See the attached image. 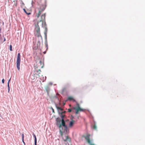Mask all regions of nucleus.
Returning <instances> with one entry per match:
<instances>
[{"instance_id":"obj_8","label":"nucleus","mask_w":145,"mask_h":145,"mask_svg":"<svg viewBox=\"0 0 145 145\" xmlns=\"http://www.w3.org/2000/svg\"><path fill=\"white\" fill-rule=\"evenodd\" d=\"M61 122L60 123L61 125L62 126L67 125L65 123V121L64 119V117L63 116L61 115Z\"/></svg>"},{"instance_id":"obj_28","label":"nucleus","mask_w":145,"mask_h":145,"mask_svg":"<svg viewBox=\"0 0 145 145\" xmlns=\"http://www.w3.org/2000/svg\"><path fill=\"white\" fill-rule=\"evenodd\" d=\"M26 14L27 15H29L31 14V13L30 12H27V13H26Z\"/></svg>"},{"instance_id":"obj_21","label":"nucleus","mask_w":145,"mask_h":145,"mask_svg":"<svg viewBox=\"0 0 145 145\" xmlns=\"http://www.w3.org/2000/svg\"><path fill=\"white\" fill-rule=\"evenodd\" d=\"M34 143H37V140L36 137L34 138Z\"/></svg>"},{"instance_id":"obj_3","label":"nucleus","mask_w":145,"mask_h":145,"mask_svg":"<svg viewBox=\"0 0 145 145\" xmlns=\"http://www.w3.org/2000/svg\"><path fill=\"white\" fill-rule=\"evenodd\" d=\"M46 5H42L40 7L38 8V12L36 13V16L37 18H39L41 13L45 10L46 8Z\"/></svg>"},{"instance_id":"obj_35","label":"nucleus","mask_w":145,"mask_h":145,"mask_svg":"<svg viewBox=\"0 0 145 145\" xmlns=\"http://www.w3.org/2000/svg\"><path fill=\"white\" fill-rule=\"evenodd\" d=\"M33 1H32V2H31V3L32 6H33Z\"/></svg>"},{"instance_id":"obj_34","label":"nucleus","mask_w":145,"mask_h":145,"mask_svg":"<svg viewBox=\"0 0 145 145\" xmlns=\"http://www.w3.org/2000/svg\"><path fill=\"white\" fill-rule=\"evenodd\" d=\"M37 72H41V71L40 69H39L37 71Z\"/></svg>"},{"instance_id":"obj_37","label":"nucleus","mask_w":145,"mask_h":145,"mask_svg":"<svg viewBox=\"0 0 145 145\" xmlns=\"http://www.w3.org/2000/svg\"><path fill=\"white\" fill-rule=\"evenodd\" d=\"M8 92L9 93L10 91V88H8Z\"/></svg>"},{"instance_id":"obj_24","label":"nucleus","mask_w":145,"mask_h":145,"mask_svg":"<svg viewBox=\"0 0 145 145\" xmlns=\"http://www.w3.org/2000/svg\"><path fill=\"white\" fill-rule=\"evenodd\" d=\"M2 82L3 83H4L5 82V80L4 79H3L2 80Z\"/></svg>"},{"instance_id":"obj_20","label":"nucleus","mask_w":145,"mask_h":145,"mask_svg":"<svg viewBox=\"0 0 145 145\" xmlns=\"http://www.w3.org/2000/svg\"><path fill=\"white\" fill-rule=\"evenodd\" d=\"M12 45H10L9 46V50L10 51H12Z\"/></svg>"},{"instance_id":"obj_40","label":"nucleus","mask_w":145,"mask_h":145,"mask_svg":"<svg viewBox=\"0 0 145 145\" xmlns=\"http://www.w3.org/2000/svg\"><path fill=\"white\" fill-rule=\"evenodd\" d=\"M37 143H34V144H35V145H37Z\"/></svg>"},{"instance_id":"obj_16","label":"nucleus","mask_w":145,"mask_h":145,"mask_svg":"<svg viewBox=\"0 0 145 145\" xmlns=\"http://www.w3.org/2000/svg\"><path fill=\"white\" fill-rule=\"evenodd\" d=\"M68 100L69 101H72L73 102H75L76 100L71 97H69L67 98Z\"/></svg>"},{"instance_id":"obj_4","label":"nucleus","mask_w":145,"mask_h":145,"mask_svg":"<svg viewBox=\"0 0 145 145\" xmlns=\"http://www.w3.org/2000/svg\"><path fill=\"white\" fill-rule=\"evenodd\" d=\"M56 107L58 111V113L59 116L61 117V115L64 117L65 116V115H63V114H65L66 112L63 111V109L61 107L58 106L56 105Z\"/></svg>"},{"instance_id":"obj_39","label":"nucleus","mask_w":145,"mask_h":145,"mask_svg":"<svg viewBox=\"0 0 145 145\" xmlns=\"http://www.w3.org/2000/svg\"><path fill=\"white\" fill-rule=\"evenodd\" d=\"M90 145H94V144H92V143H91V144H89Z\"/></svg>"},{"instance_id":"obj_10","label":"nucleus","mask_w":145,"mask_h":145,"mask_svg":"<svg viewBox=\"0 0 145 145\" xmlns=\"http://www.w3.org/2000/svg\"><path fill=\"white\" fill-rule=\"evenodd\" d=\"M76 105H77V106L75 107H74L73 108L75 110V114H77L78 113V112L79 111L78 109L79 108V103H77L76 104Z\"/></svg>"},{"instance_id":"obj_15","label":"nucleus","mask_w":145,"mask_h":145,"mask_svg":"<svg viewBox=\"0 0 145 145\" xmlns=\"http://www.w3.org/2000/svg\"><path fill=\"white\" fill-rule=\"evenodd\" d=\"M75 122V121L74 120H72L71 121H70L69 122V126L70 127H71L72 126L74 123Z\"/></svg>"},{"instance_id":"obj_25","label":"nucleus","mask_w":145,"mask_h":145,"mask_svg":"<svg viewBox=\"0 0 145 145\" xmlns=\"http://www.w3.org/2000/svg\"><path fill=\"white\" fill-rule=\"evenodd\" d=\"M7 87H8V88H10V86L9 84L8 83H7Z\"/></svg>"},{"instance_id":"obj_14","label":"nucleus","mask_w":145,"mask_h":145,"mask_svg":"<svg viewBox=\"0 0 145 145\" xmlns=\"http://www.w3.org/2000/svg\"><path fill=\"white\" fill-rule=\"evenodd\" d=\"M40 39H39L37 43V46H35L36 49H39L40 47Z\"/></svg>"},{"instance_id":"obj_6","label":"nucleus","mask_w":145,"mask_h":145,"mask_svg":"<svg viewBox=\"0 0 145 145\" xmlns=\"http://www.w3.org/2000/svg\"><path fill=\"white\" fill-rule=\"evenodd\" d=\"M62 139L64 142H70L71 139L70 137L68 135H65L63 137Z\"/></svg>"},{"instance_id":"obj_27","label":"nucleus","mask_w":145,"mask_h":145,"mask_svg":"<svg viewBox=\"0 0 145 145\" xmlns=\"http://www.w3.org/2000/svg\"><path fill=\"white\" fill-rule=\"evenodd\" d=\"M23 10H24V12H25V13H27V12H26V10H25V9H24V8H23Z\"/></svg>"},{"instance_id":"obj_41","label":"nucleus","mask_w":145,"mask_h":145,"mask_svg":"<svg viewBox=\"0 0 145 145\" xmlns=\"http://www.w3.org/2000/svg\"><path fill=\"white\" fill-rule=\"evenodd\" d=\"M3 25H4V22H3Z\"/></svg>"},{"instance_id":"obj_13","label":"nucleus","mask_w":145,"mask_h":145,"mask_svg":"<svg viewBox=\"0 0 145 145\" xmlns=\"http://www.w3.org/2000/svg\"><path fill=\"white\" fill-rule=\"evenodd\" d=\"M36 33H37L36 35L37 37L39 38V39H40L41 40H42V36L40 34V32Z\"/></svg>"},{"instance_id":"obj_29","label":"nucleus","mask_w":145,"mask_h":145,"mask_svg":"<svg viewBox=\"0 0 145 145\" xmlns=\"http://www.w3.org/2000/svg\"><path fill=\"white\" fill-rule=\"evenodd\" d=\"M33 136L34 138H35V137H36L35 135V134H34V133H33Z\"/></svg>"},{"instance_id":"obj_32","label":"nucleus","mask_w":145,"mask_h":145,"mask_svg":"<svg viewBox=\"0 0 145 145\" xmlns=\"http://www.w3.org/2000/svg\"><path fill=\"white\" fill-rule=\"evenodd\" d=\"M10 80H11V78H10V79L8 80L7 83H8V84H9V82H10Z\"/></svg>"},{"instance_id":"obj_18","label":"nucleus","mask_w":145,"mask_h":145,"mask_svg":"<svg viewBox=\"0 0 145 145\" xmlns=\"http://www.w3.org/2000/svg\"><path fill=\"white\" fill-rule=\"evenodd\" d=\"M78 110L79 111H84V110L81 108L79 106V108L78 109Z\"/></svg>"},{"instance_id":"obj_22","label":"nucleus","mask_w":145,"mask_h":145,"mask_svg":"<svg viewBox=\"0 0 145 145\" xmlns=\"http://www.w3.org/2000/svg\"><path fill=\"white\" fill-rule=\"evenodd\" d=\"M22 139L23 140L24 139V134H22Z\"/></svg>"},{"instance_id":"obj_7","label":"nucleus","mask_w":145,"mask_h":145,"mask_svg":"<svg viewBox=\"0 0 145 145\" xmlns=\"http://www.w3.org/2000/svg\"><path fill=\"white\" fill-rule=\"evenodd\" d=\"M46 13H45L43 14H42L41 16V20L39 21L38 22H39V23H40V22H42H42L43 23V21H44V23H45V16H46Z\"/></svg>"},{"instance_id":"obj_30","label":"nucleus","mask_w":145,"mask_h":145,"mask_svg":"<svg viewBox=\"0 0 145 145\" xmlns=\"http://www.w3.org/2000/svg\"><path fill=\"white\" fill-rule=\"evenodd\" d=\"M3 37H4V40L3 41V42H4L6 40V39H5V38L3 36Z\"/></svg>"},{"instance_id":"obj_5","label":"nucleus","mask_w":145,"mask_h":145,"mask_svg":"<svg viewBox=\"0 0 145 145\" xmlns=\"http://www.w3.org/2000/svg\"><path fill=\"white\" fill-rule=\"evenodd\" d=\"M21 58H20V53H18V54L17 59L16 62V67L18 70H20V63Z\"/></svg>"},{"instance_id":"obj_38","label":"nucleus","mask_w":145,"mask_h":145,"mask_svg":"<svg viewBox=\"0 0 145 145\" xmlns=\"http://www.w3.org/2000/svg\"><path fill=\"white\" fill-rule=\"evenodd\" d=\"M1 29H2L1 28V27H0V33H1Z\"/></svg>"},{"instance_id":"obj_19","label":"nucleus","mask_w":145,"mask_h":145,"mask_svg":"<svg viewBox=\"0 0 145 145\" xmlns=\"http://www.w3.org/2000/svg\"><path fill=\"white\" fill-rule=\"evenodd\" d=\"M3 39L2 37H0V44H1L3 42V41H2Z\"/></svg>"},{"instance_id":"obj_33","label":"nucleus","mask_w":145,"mask_h":145,"mask_svg":"<svg viewBox=\"0 0 145 145\" xmlns=\"http://www.w3.org/2000/svg\"><path fill=\"white\" fill-rule=\"evenodd\" d=\"M39 63H40V65L41 64V63H42V62L40 60L39 61Z\"/></svg>"},{"instance_id":"obj_26","label":"nucleus","mask_w":145,"mask_h":145,"mask_svg":"<svg viewBox=\"0 0 145 145\" xmlns=\"http://www.w3.org/2000/svg\"><path fill=\"white\" fill-rule=\"evenodd\" d=\"M65 88H63V89H62V92H63L64 91H65Z\"/></svg>"},{"instance_id":"obj_31","label":"nucleus","mask_w":145,"mask_h":145,"mask_svg":"<svg viewBox=\"0 0 145 145\" xmlns=\"http://www.w3.org/2000/svg\"><path fill=\"white\" fill-rule=\"evenodd\" d=\"M22 141L23 142V143L24 144V145H25V143L24 142V139H23V140H22Z\"/></svg>"},{"instance_id":"obj_36","label":"nucleus","mask_w":145,"mask_h":145,"mask_svg":"<svg viewBox=\"0 0 145 145\" xmlns=\"http://www.w3.org/2000/svg\"><path fill=\"white\" fill-rule=\"evenodd\" d=\"M52 112H54V109L52 107Z\"/></svg>"},{"instance_id":"obj_17","label":"nucleus","mask_w":145,"mask_h":145,"mask_svg":"<svg viewBox=\"0 0 145 145\" xmlns=\"http://www.w3.org/2000/svg\"><path fill=\"white\" fill-rule=\"evenodd\" d=\"M92 127L93 129L96 130L97 129V127L95 124H94L92 126Z\"/></svg>"},{"instance_id":"obj_12","label":"nucleus","mask_w":145,"mask_h":145,"mask_svg":"<svg viewBox=\"0 0 145 145\" xmlns=\"http://www.w3.org/2000/svg\"><path fill=\"white\" fill-rule=\"evenodd\" d=\"M85 138L89 144H91V142L90 139L89 135H87L86 136Z\"/></svg>"},{"instance_id":"obj_1","label":"nucleus","mask_w":145,"mask_h":145,"mask_svg":"<svg viewBox=\"0 0 145 145\" xmlns=\"http://www.w3.org/2000/svg\"><path fill=\"white\" fill-rule=\"evenodd\" d=\"M59 128V133L61 136H62L63 135H67L69 132V129H68L67 125L62 126H59L58 127Z\"/></svg>"},{"instance_id":"obj_11","label":"nucleus","mask_w":145,"mask_h":145,"mask_svg":"<svg viewBox=\"0 0 145 145\" xmlns=\"http://www.w3.org/2000/svg\"><path fill=\"white\" fill-rule=\"evenodd\" d=\"M61 120L60 118H57L56 119V121H57L56 125L58 127L60 126V123L61 122Z\"/></svg>"},{"instance_id":"obj_2","label":"nucleus","mask_w":145,"mask_h":145,"mask_svg":"<svg viewBox=\"0 0 145 145\" xmlns=\"http://www.w3.org/2000/svg\"><path fill=\"white\" fill-rule=\"evenodd\" d=\"M42 27H43L44 29H45V31L44 32V35L45 42V44L46 47H47V49L48 48V43L47 40V34L48 31V28L47 27V25L46 24V22L44 24H43V22L42 23Z\"/></svg>"},{"instance_id":"obj_42","label":"nucleus","mask_w":145,"mask_h":145,"mask_svg":"<svg viewBox=\"0 0 145 145\" xmlns=\"http://www.w3.org/2000/svg\"><path fill=\"white\" fill-rule=\"evenodd\" d=\"M45 78H45V79L46 80V77H45Z\"/></svg>"},{"instance_id":"obj_23","label":"nucleus","mask_w":145,"mask_h":145,"mask_svg":"<svg viewBox=\"0 0 145 145\" xmlns=\"http://www.w3.org/2000/svg\"><path fill=\"white\" fill-rule=\"evenodd\" d=\"M68 112H70L72 111V110L71 109H68Z\"/></svg>"},{"instance_id":"obj_9","label":"nucleus","mask_w":145,"mask_h":145,"mask_svg":"<svg viewBox=\"0 0 145 145\" xmlns=\"http://www.w3.org/2000/svg\"><path fill=\"white\" fill-rule=\"evenodd\" d=\"M39 22H37V24L35 25V30L36 32H40V28L39 25Z\"/></svg>"}]
</instances>
